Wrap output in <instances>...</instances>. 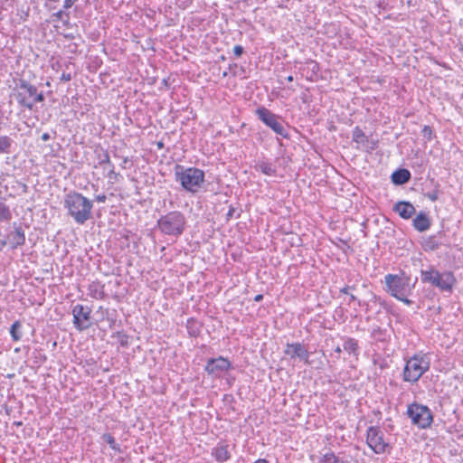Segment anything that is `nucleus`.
I'll use <instances>...</instances> for the list:
<instances>
[{"label":"nucleus","instance_id":"nucleus-1","mask_svg":"<svg viewBox=\"0 0 463 463\" xmlns=\"http://www.w3.org/2000/svg\"><path fill=\"white\" fill-rule=\"evenodd\" d=\"M63 206L77 224L82 225L92 217V201L79 192L70 191L66 194Z\"/></svg>","mask_w":463,"mask_h":463},{"label":"nucleus","instance_id":"nucleus-2","mask_svg":"<svg viewBox=\"0 0 463 463\" xmlns=\"http://www.w3.org/2000/svg\"><path fill=\"white\" fill-rule=\"evenodd\" d=\"M175 181L190 193H196L204 182V172L196 167H184L176 165L175 167Z\"/></svg>","mask_w":463,"mask_h":463},{"label":"nucleus","instance_id":"nucleus-3","mask_svg":"<svg viewBox=\"0 0 463 463\" xmlns=\"http://www.w3.org/2000/svg\"><path fill=\"white\" fill-rule=\"evenodd\" d=\"M186 219L179 211L170 212L161 216L157 221L159 231L165 235L179 237L185 229Z\"/></svg>","mask_w":463,"mask_h":463},{"label":"nucleus","instance_id":"nucleus-4","mask_svg":"<svg viewBox=\"0 0 463 463\" xmlns=\"http://www.w3.org/2000/svg\"><path fill=\"white\" fill-rule=\"evenodd\" d=\"M430 369V359L426 354H415L405 363L402 380L416 383Z\"/></svg>","mask_w":463,"mask_h":463},{"label":"nucleus","instance_id":"nucleus-5","mask_svg":"<svg viewBox=\"0 0 463 463\" xmlns=\"http://www.w3.org/2000/svg\"><path fill=\"white\" fill-rule=\"evenodd\" d=\"M384 281L388 292L394 298L407 296L411 291L410 285L411 279L404 274H387L384 277Z\"/></svg>","mask_w":463,"mask_h":463},{"label":"nucleus","instance_id":"nucleus-6","mask_svg":"<svg viewBox=\"0 0 463 463\" xmlns=\"http://www.w3.org/2000/svg\"><path fill=\"white\" fill-rule=\"evenodd\" d=\"M36 94V86L24 80H20L14 89V98L19 106L33 109V97Z\"/></svg>","mask_w":463,"mask_h":463},{"label":"nucleus","instance_id":"nucleus-7","mask_svg":"<svg viewBox=\"0 0 463 463\" xmlns=\"http://www.w3.org/2000/svg\"><path fill=\"white\" fill-rule=\"evenodd\" d=\"M407 414L413 424L421 429L430 426L432 422V413L430 410L424 405L412 403L408 406Z\"/></svg>","mask_w":463,"mask_h":463},{"label":"nucleus","instance_id":"nucleus-8","mask_svg":"<svg viewBox=\"0 0 463 463\" xmlns=\"http://www.w3.org/2000/svg\"><path fill=\"white\" fill-rule=\"evenodd\" d=\"M366 443L376 454H383L391 449L384 439V434L379 427L371 426L367 430Z\"/></svg>","mask_w":463,"mask_h":463},{"label":"nucleus","instance_id":"nucleus-9","mask_svg":"<svg viewBox=\"0 0 463 463\" xmlns=\"http://www.w3.org/2000/svg\"><path fill=\"white\" fill-rule=\"evenodd\" d=\"M256 115L267 127L270 128L277 135L288 137V132L276 114L268 109L261 107L256 110Z\"/></svg>","mask_w":463,"mask_h":463},{"label":"nucleus","instance_id":"nucleus-10","mask_svg":"<svg viewBox=\"0 0 463 463\" xmlns=\"http://www.w3.org/2000/svg\"><path fill=\"white\" fill-rule=\"evenodd\" d=\"M90 314L91 308L87 306L77 304L73 307V324L79 331L86 330L90 326Z\"/></svg>","mask_w":463,"mask_h":463},{"label":"nucleus","instance_id":"nucleus-11","mask_svg":"<svg viewBox=\"0 0 463 463\" xmlns=\"http://www.w3.org/2000/svg\"><path fill=\"white\" fill-rule=\"evenodd\" d=\"M284 354L288 355L290 359L298 358L303 361L306 364H311L309 361V352L305 347L304 345L300 343H291L287 344L286 348L284 350Z\"/></svg>","mask_w":463,"mask_h":463},{"label":"nucleus","instance_id":"nucleus-12","mask_svg":"<svg viewBox=\"0 0 463 463\" xmlns=\"http://www.w3.org/2000/svg\"><path fill=\"white\" fill-rule=\"evenodd\" d=\"M231 367V363L228 359L220 356L218 358L210 359L205 366V371L209 374L219 376L221 373L228 371Z\"/></svg>","mask_w":463,"mask_h":463},{"label":"nucleus","instance_id":"nucleus-13","mask_svg":"<svg viewBox=\"0 0 463 463\" xmlns=\"http://www.w3.org/2000/svg\"><path fill=\"white\" fill-rule=\"evenodd\" d=\"M211 455L219 463H223L231 458V452L229 451V445L223 442L218 443L212 449Z\"/></svg>","mask_w":463,"mask_h":463},{"label":"nucleus","instance_id":"nucleus-14","mask_svg":"<svg viewBox=\"0 0 463 463\" xmlns=\"http://www.w3.org/2000/svg\"><path fill=\"white\" fill-rule=\"evenodd\" d=\"M7 243L12 249H15L22 246L25 242L24 232L21 227H14V231H11L7 234Z\"/></svg>","mask_w":463,"mask_h":463},{"label":"nucleus","instance_id":"nucleus-15","mask_svg":"<svg viewBox=\"0 0 463 463\" xmlns=\"http://www.w3.org/2000/svg\"><path fill=\"white\" fill-rule=\"evenodd\" d=\"M393 210L399 213V215L402 218V219H410L411 217H412V215L415 214L416 213V209L415 207L413 206L412 203H411L410 202H405V201H401V202H398L394 207H393Z\"/></svg>","mask_w":463,"mask_h":463},{"label":"nucleus","instance_id":"nucleus-16","mask_svg":"<svg viewBox=\"0 0 463 463\" xmlns=\"http://www.w3.org/2000/svg\"><path fill=\"white\" fill-rule=\"evenodd\" d=\"M414 229L418 232H425L430 227V219L425 212H420L412 221Z\"/></svg>","mask_w":463,"mask_h":463},{"label":"nucleus","instance_id":"nucleus-17","mask_svg":"<svg viewBox=\"0 0 463 463\" xmlns=\"http://www.w3.org/2000/svg\"><path fill=\"white\" fill-rule=\"evenodd\" d=\"M454 283L455 278L453 274L451 272H445L441 274L439 279V285H437L436 287L442 291L450 292L452 290Z\"/></svg>","mask_w":463,"mask_h":463},{"label":"nucleus","instance_id":"nucleus-18","mask_svg":"<svg viewBox=\"0 0 463 463\" xmlns=\"http://www.w3.org/2000/svg\"><path fill=\"white\" fill-rule=\"evenodd\" d=\"M411 173L409 170L402 168L394 171L392 175V181L394 184L402 185L409 182Z\"/></svg>","mask_w":463,"mask_h":463},{"label":"nucleus","instance_id":"nucleus-19","mask_svg":"<svg viewBox=\"0 0 463 463\" xmlns=\"http://www.w3.org/2000/svg\"><path fill=\"white\" fill-rule=\"evenodd\" d=\"M420 276L422 282H428L436 287L439 285L441 273L434 269H430V270H421Z\"/></svg>","mask_w":463,"mask_h":463},{"label":"nucleus","instance_id":"nucleus-20","mask_svg":"<svg viewBox=\"0 0 463 463\" xmlns=\"http://www.w3.org/2000/svg\"><path fill=\"white\" fill-rule=\"evenodd\" d=\"M352 137L353 141L357 144V148H363L365 146V142H369L368 137L359 127L354 128Z\"/></svg>","mask_w":463,"mask_h":463},{"label":"nucleus","instance_id":"nucleus-21","mask_svg":"<svg viewBox=\"0 0 463 463\" xmlns=\"http://www.w3.org/2000/svg\"><path fill=\"white\" fill-rule=\"evenodd\" d=\"M343 348L348 354L357 356L359 354L358 341L352 337H347L343 345Z\"/></svg>","mask_w":463,"mask_h":463},{"label":"nucleus","instance_id":"nucleus-22","mask_svg":"<svg viewBox=\"0 0 463 463\" xmlns=\"http://www.w3.org/2000/svg\"><path fill=\"white\" fill-rule=\"evenodd\" d=\"M10 335L14 341L21 340L23 336L22 323L19 320L14 321L10 328Z\"/></svg>","mask_w":463,"mask_h":463},{"label":"nucleus","instance_id":"nucleus-23","mask_svg":"<svg viewBox=\"0 0 463 463\" xmlns=\"http://www.w3.org/2000/svg\"><path fill=\"white\" fill-rule=\"evenodd\" d=\"M319 463H347V462L341 459L334 452L328 451L321 457Z\"/></svg>","mask_w":463,"mask_h":463},{"label":"nucleus","instance_id":"nucleus-24","mask_svg":"<svg viewBox=\"0 0 463 463\" xmlns=\"http://www.w3.org/2000/svg\"><path fill=\"white\" fill-rule=\"evenodd\" d=\"M256 168L260 170L261 173H263L266 175L272 176L276 173V169L272 166L271 164L267 162H261L260 163Z\"/></svg>","mask_w":463,"mask_h":463},{"label":"nucleus","instance_id":"nucleus-25","mask_svg":"<svg viewBox=\"0 0 463 463\" xmlns=\"http://www.w3.org/2000/svg\"><path fill=\"white\" fill-rule=\"evenodd\" d=\"M101 439H103V441L108 443L113 450H115L116 452L121 453V449H120L119 445L116 442V439H114V437L111 434L105 433L102 435Z\"/></svg>","mask_w":463,"mask_h":463},{"label":"nucleus","instance_id":"nucleus-26","mask_svg":"<svg viewBox=\"0 0 463 463\" xmlns=\"http://www.w3.org/2000/svg\"><path fill=\"white\" fill-rule=\"evenodd\" d=\"M425 249L435 250L439 247V242L436 240L435 236H430L424 241Z\"/></svg>","mask_w":463,"mask_h":463},{"label":"nucleus","instance_id":"nucleus-27","mask_svg":"<svg viewBox=\"0 0 463 463\" xmlns=\"http://www.w3.org/2000/svg\"><path fill=\"white\" fill-rule=\"evenodd\" d=\"M11 217L12 213L9 208L4 203H0V222L8 221Z\"/></svg>","mask_w":463,"mask_h":463},{"label":"nucleus","instance_id":"nucleus-28","mask_svg":"<svg viewBox=\"0 0 463 463\" xmlns=\"http://www.w3.org/2000/svg\"><path fill=\"white\" fill-rule=\"evenodd\" d=\"M11 143L12 140L10 137L6 136L0 137V153H7Z\"/></svg>","mask_w":463,"mask_h":463},{"label":"nucleus","instance_id":"nucleus-29","mask_svg":"<svg viewBox=\"0 0 463 463\" xmlns=\"http://www.w3.org/2000/svg\"><path fill=\"white\" fill-rule=\"evenodd\" d=\"M98 158H99V164L100 165H109L112 164L110 161L109 155L108 151H106V150H101V153L98 155Z\"/></svg>","mask_w":463,"mask_h":463},{"label":"nucleus","instance_id":"nucleus-30","mask_svg":"<svg viewBox=\"0 0 463 463\" xmlns=\"http://www.w3.org/2000/svg\"><path fill=\"white\" fill-rule=\"evenodd\" d=\"M378 146V141L373 139H369V142H365V146L363 147L367 151H373L376 149Z\"/></svg>","mask_w":463,"mask_h":463},{"label":"nucleus","instance_id":"nucleus-31","mask_svg":"<svg viewBox=\"0 0 463 463\" xmlns=\"http://www.w3.org/2000/svg\"><path fill=\"white\" fill-rule=\"evenodd\" d=\"M439 192L438 190H433L430 192H427L424 194L425 197L430 199L431 202H436L439 199Z\"/></svg>","mask_w":463,"mask_h":463},{"label":"nucleus","instance_id":"nucleus-32","mask_svg":"<svg viewBox=\"0 0 463 463\" xmlns=\"http://www.w3.org/2000/svg\"><path fill=\"white\" fill-rule=\"evenodd\" d=\"M44 100V95L43 92H38V90L36 89V94L33 97V107L37 102H43Z\"/></svg>","mask_w":463,"mask_h":463},{"label":"nucleus","instance_id":"nucleus-33","mask_svg":"<svg viewBox=\"0 0 463 463\" xmlns=\"http://www.w3.org/2000/svg\"><path fill=\"white\" fill-rule=\"evenodd\" d=\"M432 129L430 126H424L422 129V135L424 137H426L428 140H430L432 138Z\"/></svg>","mask_w":463,"mask_h":463},{"label":"nucleus","instance_id":"nucleus-34","mask_svg":"<svg viewBox=\"0 0 463 463\" xmlns=\"http://www.w3.org/2000/svg\"><path fill=\"white\" fill-rule=\"evenodd\" d=\"M109 174H108V177L109 179L117 180L118 176L119 175V174L115 172L113 164L109 165Z\"/></svg>","mask_w":463,"mask_h":463},{"label":"nucleus","instance_id":"nucleus-35","mask_svg":"<svg viewBox=\"0 0 463 463\" xmlns=\"http://www.w3.org/2000/svg\"><path fill=\"white\" fill-rule=\"evenodd\" d=\"M176 4L183 8H186L192 4V0H176Z\"/></svg>","mask_w":463,"mask_h":463},{"label":"nucleus","instance_id":"nucleus-36","mask_svg":"<svg viewBox=\"0 0 463 463\" xmlns=\"http://www.w3.org/2000/svg\"><path fill=\"white\" fill-rule=\"evenodd\" d=\"M233 53L237 57L241 56L243 53V47L241 45H235L233 48Z\"/></svg>","mask_w":463,"mask_h":463},{"label":"nucleus","instance_id":"nucleus-37","mask_svg":"<svg viewBox=\"0 0 463 463\" xmlns=\"http://www.w3.org/2000/svg\"><path fill=\"white\" fill-rule=\"evenodd\" d=\"M78 0H64V4H63V7L65 9H69L71 8L75 2H77Z\"/></svg>","mask_w":463,"mask_h":463},{"label":"nucleus","instance_id":"nucleus-38","mask_svg":"<svg viewBox=\"0 0 463 463\" xmlns=\"http://www.w3.org/2000/svg\"><path fill=\"white\" fill-rule=\"evenodd\" d=\"M396 298L408 306L412 304V301L411 299L407 298L406 296H402V297H399Z\"/></svg>","mask_w":463,"mask_h":463},{"label":"nucleus","instance_id":"nucleus-39","mask_svg":"<svg viewBox=\"0 0 463 463\" xmlns=\"http://www.w3.org/2000/svg\"><path fill=\"white\" fill-rule=\"evenodd\" d=\"M71 80V73L63 72L61 76V80L62 81H70Z\"/></svg>","mask_w":463,"mask_h":463},{"label":"nucleus","instance_id":"nucleus-40","mask_svg":"<svg viewBox=\"0 0 463 463\" xmlns=\"http://www.w3.org/2000/svg\"><path fill=\"white\" fill-rule=\"evenodd\" d=\"M57 18L62 20L63 19V16H66L67 18L69 17V14L64 13L63 11H59L57 12L55 14H54Z\"/></svg>","mask_w":463,"mask_h":463},{"label":"nucleus","instance_id":"nucleus-41","mask_svg":"<svg viewBox=\"0 0 463 463\" xmlns=\"http://www.w3.org/2000/svg\"><path fill=\"white\" fill-rule=\"evenodd\" d=\"M95 200L98 203H105L107 200V196L105 194H99L96 196Z\"/></svg>","mask_w":463,"mask_h":463},{"label":"nucleus","instance_id":"nucleus-42","mask_svg":"<svg viewBox=\"0 0 463 463\" xmlns=\"http://www.w3.org/2000/svg\"><path fill=\"white\" fill-rule=\"evenodd\" d=\"M41 138H42L43 141L46 142V141H48L51 138V136H50L49 133L46 132V133H43L42 135Z\"/></svg>","mask_w":463,"mask_h":463},{"label":"nucleus","instance_id":"nucleus-43","mask_svg":"<svg viewBox=\"0 0 463 463\" xmlns=\"http://www.w3.org/2000/svg\"><path fill=\"white\" fill-rule=\"evenodd\" d=\"M351 301H357V304H358L359 306H361V301H360V300H357L356 297H355V296H354V295H352V294L350 295V301H349V304L351 303Z\"/></svg>","mask_w":463,"mask_h":463},{"label":"nucleus","instance_id":"nucleus-44","mask_svg":"<svg viewBox=\"0 0 463 463\" xmlns=\"http://www.w3.org/2000/svg\"><path fill=\"white\" fill-rule=\"evenodd\" d=\"M349 288H350L348 286H345V287H344L343 288L340 289V292L343 293V294H348Z\"/></svg>","mask_w":463,"mask_h":463},{"label":"nucleus","instance_id":"nucleus-45","mask_svg":"<svg viewBox=\"0 0 463 463\" xmlns=\"http://www.w3.org/2000/svg\"><path fill=\"white\" fill-rule=\"evenodd\" d=\"M102 294H103V292H102V291H99V292L95 291V294H94V295H92V296H93L94 298H102Z\"/></svg>","mask_w":463,"mask_h":463},{"label":"nucleus","instance_id":"nucleus-46","mask_svg":"<svg viewBox=\"0 0 463 463\" xmlns=\"http://www.w3.org/2000/svg\"><path fill=\"white\" fill-rule=\"evenodd\" d=\"M262 298H263V296H262V295H260V294H259V295L255 296V298H254V301L259 302V301H260Z\"/></svg>","mask_w":463,"mask_h":463},{"label":"nucleus","instance_id":"nucleus-47","mask_svg":"<svg viewBox=\"0 0 463 463\" xmlns=\"http://www.w3.org/2000/svg\"><path fill=\"white\" fill-rule=\"evenodd\" d=\"M310 64H312V65H313V67H312V70H313V71H315V70H317V69H318V65H317V63L316 61H312L310 62Z\"/></svg>","mask_w":463,"mask_h":463},{"label":"nucleus","instance_id":"nucleus-48","mask_svg":"<svg viewBox=\"0 0 463 463\" xmlns=\"http://www.w3.org/2000/svg\"><path fill=\"white\" fill-rule=\"evenodd\" d=\"M128 162V157H125V158H124V160H123V163H122L121 166H122L123 168H126V164H127Z\"/></svg>","mask_w":463,"mask_h":463},{"label":"nucleus","instance_id":"nucleus-49","mask_svg":"<svg viewBox=\"0 0 463 463\" xmlns=\"http://www.w3.org/2000/svg\"><path fill=\"white\" fill-rule=\"evenodd\" d=\"M254 463H269L266 459H258Z\"/></svg>","mask_w":463,"mask_h":463},{"label":"nucleus","instance_id":"nucleus-50","mask_svg":"<svg viewBox=\"0 0 463 463\" xmlns=\"http://www.w3.org/2000/svg\"><path fill=\"white\" fill-rule=\"evenodd\" d=\"M335 352L337 353V354H340L342 352V349L340 346H336L335 349Z\"/></svg>","mask_w":463,"mask_h":463},{"label":"nucleus","instance_id":"nucleus-51","mask_svg":"<svg viewBox=\"0 0 463 463\" xmlns=\"http://www.w3.org/2000/svg\"><path fill=\"white\" fill-rule=\"evenodd\" d=\"M234 209L231 208L227 215L230 217L232 215Z\"/></svg>","mask_w":463,"mask_h":463},{"label":"nucleus","instance_id":"nucleus-52","mask_svg":"<svg viewBox=\"0 0 463 463\" xmlns=\"http://www.w3.org/2000/svg\"><path fill=\"white\" fill-rule=\"evenodd\" d=\"M293 80H294V79H293V76H292V75H289V76L287 78V80H288V81H290V82H291V81H293Z\"/></svg>","mask_w":463,"mask_h":463},{"label":"nucleus","instance_id":"nucleus-53","mask_svg":"<svg viewBox=\"0 0 463 463\" xmlns=\"http://www.w3.org/2000/svg\"><path fill=\"white\" fill-rule=\"evenodd\" d=\"M227 75H228V71H225L222 73V76H223V77H226Z\"/></svg>","mask_w":463,"mask_h":463},{"label":"nucleus","instance_id":"nucleus-54","mask_svg":"<svg viewBox=\"0 0 463 463\" xmlns=\"http://www.w3.org/2000/svg\"><path fill=\"white\" fill-rule=\"evenodd\" d=\"M414 285H416V282H413V285L411 286V289L414 288Z\"/></svg>","mask_w":463,"mask_h":463}]
</instances>
